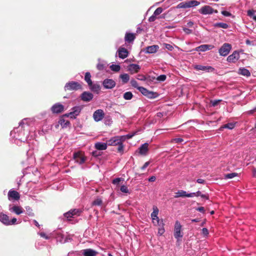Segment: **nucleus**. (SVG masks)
Listing matches in <instances>:
<instances>
[{"instance_id": "42", "label": "nucleus", "mask_w": 256, "mask_h": 256, "mask_svg": "<svg viewBox=\"0 0 256 256\" xmlns=\"http://www.w3.org/2000/svg\"><path fill=\"white\" fill-rule=\"evenodd\" d=\"M160 226V228H158V234L159 236H162L164 234V232H165V230L164 228V224H162V226Z\"/></svg>"}, {"instance_id": "58", "label": "nucleus", "mask_w": 256, "mask_h": 256, "mask_svg": "<svg viewBox=\"0 0 256 256\" xmlns=\"http://www.w3.org/2000/svg\"><path fill=\"white\" fill-rule=\"evenodd\" d=\"M12 212L15 213L16 214H20L23 212V211L22 209H12Z\"/></svg>"}, {"instance_id": "16", "label": "nucleus", "mask_w": 256, "mask_h": 256, "mask_svg": "<svg viewBox=\"0 0 256 256\" xmlns=\"http://www.w3.org/2000/svg\"><path fill=\"white\" fill-rule=\"evenodd\" d=\"M80 209H70L68 212L64 214V216L68 218V220H70L71 218H72L74 216L78 215L79 213L80 212Z\"/></svg>"}, {"instance_id": "18", "label": "nucleus", "mask_w": 256, "mask_h": 256, "mask_svg": "<svg viewBox=\"0 0 256 256\" xmlns=\"http://www.w3.org/2000/svg\"><path fill=\"white\" fill-rule=\"evenodd\" d=\"M159 46L158 45H152L151 46H147L144 52L146 54H154L156 53L158 50Z\"/></svg>"}, {"instance_id": "13", "label": "nucleus", "mask_w": 256, "mask_h": 256, "mask_svg": "<svg viewBox=\"0 0 256 256\" xmlns=\"http://www.w3.org/2000/svg\"><path fill=\"white\" fill-rule=\"evenodd\" d=\"M213 8L210 6H204L198 10V12L203 15L211 14H213Z\"/></svg>"}, {"instance_id": "44", "label": "nucleus", "mask_w": 256, "mask_h": 256, "mask_svg": "<svg viewBox=\"0 0 256 256\" xmlns=\"http://www.w3.org/2000/svg\"><path fill=\"white\" fill-rule=\"evenodd\" d=\"M163 11V9L161 7H159L158 8H157L155 10L154 12V16H158L159 14H160Z\"/></svg>"}, {"instance_id": "2", "label": "nucleus", "mask_w": 256, "mask_h": 256, "mask_svg": "<svg viewBox=\"0 0 256 256\" xmlns=\"http://www.w3.org/2000/svg\"><path fill=\"white\" fill-rule=\"evenodd\" d=\"M106 143L108 146H118V151L119 152L123 153L124 145L120 144L118 138L117 136H114L106 141Z\"/></svg>"}, {"instance_id": "10", "label": "nucleus", "mask_w": 256, "mask_h": 256, "mask_svg": "<svg viewBox=\"0 0 256 256\" xmlns=\"http://www.w3.org/2000/svg\"><path fill=\"white\" fill-rule=\"evenodd\" d=\"M82 106H74L71 108L70 114H72V119H76V117L80 114Z\"/></svg>"}, {"instance_id": "8", "label": "nucleus", "mask_w": 256, "mask_h": 256, "mask_svg": "<svg viewBox=\"0 0 256 256\" xmlns=\"http://www.w3.org/2000/svg\"><path fill=\"white\" fill-rule=\"evenodd\" d=\"M51 111L53 114H58L64 111V106L60 102L54 104L51 107Z\"/></svg>"}, {"instance_id": "47", "label": "nucleus", "mask_w": 256, "mask_h": 256, "mask_svg": "<svg viewBox=\"0 0 256 256\" xmlns=\"http://www.w3.org/2000/svg\"><path fill=\"white\" fill-rule=\"evenodd\" d=\"M166 76L165 74H161L156 78L157 80L160 82H164L166 80Z\"/></svg>"}, {"instance_id": "27", "label": "nucleus", "mask_w": 256, "mask_h": 256, "mask_svg": "<svg viewBox=\"0 0 256 256\" xmlns=\"http://www.w3.org/2000/svg\"><path fill=\"white\" fill-rule=\"evenodd\" d=\"M188 193L183 190H178L177 192H175L174 198H178L180 197L182 198H186L187 197Z\"/></svg>"}, {"instance_id": "50", "label": "nucleus", "mask_w": 256, "mask_h": 256, "mask_svg": "<svg viewBox=\"0 0 256 256\" xmlns=\"http://www.w3.org/2000/svg\"><path fill=\"white\" fill-rule=\"evenodd\" d=\"M222 101L221 100H212L210 101V104H212V106H216L219 102Z\"/></svg>"}, {"instance_id": "43", "label": "nucleus", "mask_w": 256, "mask_h": 256, "mask_svg": "<svg viewBox=\"0 0 256 256\" xmlns=\"http://www.w3.org/2000/svg\"><path fill=\"white\" fill-rule=\"evenodd\" d=\"M138 90L144 96H146L148 92V91L146 88L140 86V88H138Z\"/></svg>"}, {"instance_id": "23", "label": "nucleus", "mask_w": 256, "mask_h": 256, "mask_svg": "<svg viewBox=\"0 0 256 256\" xmlns=\"http://www.w3.org/2000/svg\"><path fill=\"white\" fill-rule=\"evenodd\" d=\"M136 38L135 34L134 33L126 32L124 40L128 42H132Z\"/></svg>"}, {"instance_id": "31", "label": "nucleus", "mask_w": 256, "mask_h": 256, "mask_svg": "<svg viewBox=\"0 0 256 256\" xmlns=\"http://www.w3.org/2000/svg\"><path fill=\"white\" fill-rule=\"evenodd\" d=\"M104 122L106 125L110 126L112 123V117L110 116H104Z\"/></svg>"}, {"instance_id": "51", "label": "nucleus", "mask_w": 256, "mask_h": 256, "mask_svg": "<svg viewBox=\"0 0 256 256\" xmlns=\"http://www.w3.org/2000/svg\"><path fill=\"white\" fill-rule=\"evenodd\" d=\"M164 48L168 50L172 51L174 50V47L172 45L168 44H164Z\"/></svg>"}, {"instance_id": "33", "label": "nucleus", "mask_w": 256, "mask_h": 256, "mask_svg": "<svg viewBox=\"0 0 256 256\" xmlns=\"http://www.w3.org/2000/svg\"><path fill=\"white\" fill-rule=\"evenodd\" d=\"M188 2V8H194L200 4V2L196 0H192Z\"/></svg>"}, {"instance_id": "20", "label": "nucleus", "mask_w": 256, "mask_h": 256, "mask_svg": "<svg viewBox=\"0 0 256 256\" xmlns=\"http://www.w3.org/2000/svg\"><path fill=\"white\" fill-rule=\"evenodd\" d=\"M82 252L84 256H96L98 254L96 251L91 248L83 250Z\"/></svg>"}, {"instance_id": "39", "label": "nucleus", "mask_w": 256, "mask_h": 256, "mask_svg": "<svg viewBox=\"0 0 256 256\" xmlns=\"http://www.w3.org/2000/svg\"><path fill=\"white\" fill-rule=\"evenodd\" d=\"M102 204V200L100 198H96L92 202V205L95 206H100Z\"/></svg>"}, {"instance_id": "61", "label": "nucleus", "mask_w": 256, "mask_h": 256, "mask_svg": "<svg viewBox=\"0 0 256 256\" xmlns=\"http://www.w3.org/2000/svg\"><path fill=\"white\" fill-rule=\"evenodd\" d=\"M254 10H248V12H247V14H248V16L251 17V18H252L254 15Z\"/></svg>"}, {"instance_id": "26", "label": "nucleus", "mask_w": 256, "mask_h": 256, "mask_svg": "<svg viewBox=\"0 0 256 256\" xmlns=\"http://www.w3.org/2000/svg\"><path fill=\"white\" fill-rule=\"evenodd\" d=\"M238 74L246 76H250V71L244 68H240L238 69Z\"/></svg>"}, {"instance_id": "25", "label": "nucleus", "mask_w": 256, "mask_h": 256, "mask_svg": "<svg viewBox=\"0 0 256 256\" xmlns=\"http://www.w3.org/2000/svg\"><path fill=\"white\" fill-rule=\"evenodd\" d=\"M88 86L92 91L96 93H98L100 90V86L98 82L94 84L92 82V84L90 86Z\"/></svg>"}, {"instance_id": "53", "label": "nucleus", "mask_w": 256, "mask_h": 256, "mask_svg": "<svg viewBox=\"0 0 256 256\" xmlns=\"http://www.w3.org/2000/svg\"><path fill=\"white\" fill-rule=\"evenodd\" d=\"M117 137L118 138V139L120 141V144H122V142L125 141L126 140H127V138L126 137V135L124 136H117Z\"/></svg>"}, {"instance_id": "54", "label": "nucleus", "mask_w": 256, "mask_h": 256, "mask_svg": "<svg viewBox=\"0 0 256 256\" xmlns=\"http://www.w3.org/2000/svg\"><path fill=\"white\" fill-rule=\"evenodd\" d=\"M184 141V140L182 138H175L172 139V142L176 143H182Z\"/></svg>"}, {"instance_id": "11", "label": "nucleus", "mask_w": 256, "mask_h": 256, "mask_svg": "<svg viewBox=\"0 0 256 256\" xmlns=\"http://www.w3.org/2000/svg\"><path fill=\"white\" fill-rule=\"evenodd\" d=\"M8 198L10 200H18L20 198L19 193L12 189L10 190L8 194Z\"/></svg>"}, {"instance_id": "52", "label": "nucleus", "mask_w": 256, "mask_h": 256, "mask_svg": "<svg viewBox=\"0 0 256 256\" xmlns=\"http://www.w3.org/2000/svg\"><path fill=\"white\" fill-rule=\"evenodd\" d=\"M152 220V222L154 223V224L160 226V220L159 219V218L158 217L157 218V219H156V218H153Z\"/></svg>"}, {"instance_id": "36", "label": "nucleus", "mask_w": 256, "mask_h": 256, "mask_svg": "<svg viewBox=\"0 0 256 256\" xmlns=\"http://www.w3.org/2000/svg\"><path fill=\"white\" fill-rule=\"evenodd\" d=\"M123 97L126 100H130L132 98L133 94L132 92H128L124 94Z\"/></svg>"}, {"instance_id": "22", "label": "nucleus", "mask_w": 256, "mask_h": 256, "mask_svg": "<svg viewBox=\"0 0 256 256\" xmlns=\"http://www.w3.org/2000/svg\"><path fill=\"white\" fill-rule=\"evenodd\" d=\"M107 145V143L98 142L95 144L94 147L98 150H103L106 149Z\"/></svg>"}, {"instance_id": "9", "label": "nucleus", "mask_w": 256, "mask_h": 256, "mask_svg": "<svg viewBox=\"0 0 256 256\" xmlns=\"http://www.w3.org/2000/svg\"><path fill=\"white\" fill-rule=\"evenodd\" d=\"M102 85L106 89H112L115 87L116 82L112 79L106 78L103 80Z\"/></svg>"}, {"instance_id": "45", "label": "nucleus", "mask_w": 256, "mask_h": 256, "mask_svg": "<svg viewBox=\"0 0 256 256\" xmlns=\"http://www.w3.org/2000/svg\"><path fill=\"white\" fill-rule=\"evenodd\" d=\"M158 209H154V212L151 214V216H152V220L153 219V218H156V219H157V218L158 217Z\"/></svg>"}, {"instance_id": "60", "label": "nucleus", "mask_w": 256, "mask_h": 256, "mask_svg": "<svg viewBox=\"0 0 256 256\" xmlns=\"http://www.w3.org/2000/svg\"><path fill=\"white\" fill-rule=\"evenodd\" d=\"M156 16H154V14H153L152 15L148 18V22H154L156 20Z\"/></svg>"}, {"instance_id": "56", "label": "nucleus", "mask_w": 256, "mask_h": 256, "mask_svg": "<svg viewBox=\"0 0 256 256\" xmlns=\"http://www.w3.org/2000/svg\"><path fill=\"white\" fill-rule=\"evenodd\" d=\"M101 155V153L100 152L98 151V150H94L92 152V156L94 157H98Z\"/></svg>"}, {"instance_id": "55", "label": "nucleus", "mask_w": 256, "mask_h": 256, "mask_svg": "<svg viewBox=\"0 0 256 256\" xmlns=\"http://www.w3.org/2000/svg\"><path fill=\"white\" fill-rule=\"evenodd\" d=\"M138 80H141V81H145L146 80V78L145 76L142 74H139L138 76L137 77Z\"/></svg>"}, {"instance_id": "21", "label": "nucleus", "mask_w": 256, "mask_h": 256, "mask_svg": "<svg viewBox=\"0 0 256 256\" xmlns=\"http://www.w3.org/2000/svg\"><path fill=\"white\" fill-rule=\"evenodd\" d=\"M128 70L131 73L137 72L139 71L140 68V66L138 64H132L128 66Z\"/></svg>"}, {"instance_id": "46", "label": "nucleus", "mask_w": 256, "mask_h": 256, "mask_svg": "<svg viewBox=\"0 0 256 256\" xmlns=\"http://www.w3.org/2000/svg\"><path fill=\"white\" fill-rule=\"evenodd\" d=\"M130 84L132 86L136 88L138 90V88H140V86H138V82L135 80H130Z\"/></svg>"}, {"instance_id": "19", "label": "nucleus", "mask_w": 256, "mask_h": 256, "mask_svg": "<svg viewBox=\"0 0 256 256\" xmlns=\"http://www.w3.org/2000/svg\"><path fill=\"white\" fill-rule=\"evenodd\" d=\"M118 57L122 59L126 58L128 54V50L124 48H120L118 50Z\"/></svg>"}, {"instance_id": "24", "label": "nucleus", "mask_w": 256, "mask_h": 256, "mask_svg": "<svg viewBox=\"0 0 256 256\" xmlns=\"http://www.w3.org/2000/svg\"><path fill=\"white\" fill-rule=\"evenodd\" d=\"M148 144L144 143L142 144L139 148V152L142 155H146L148 151Z\"/></svg>"}, {"instance_id": "38", "label": "nucleus", "mask_w": 256, "mask_h": 256, "mask_svg": "<svg viewBox=\"0 0 256 256\" xmlns=\"http://www.w3.org/2000/svg\"><path fill=\"white\" fill-rule=\"evenodd\" d=\"M110 68L112 71L118 72L120 70V66L119 64H112L110 66Z\"/></svg>"}, {"instance_id": "48", "label": "nucleus", "mask_w": 256, "mask_h": 256, "mask_svg": "<svg viewBox=\"0 0 256 256\" xmlns=\"http://www.w3.org/2000/svg\"><path fill=\"white\" fill-rule=\"evenodd\" d=\"M196 197L198 196H200L202 198H204V199H206L208 198V196H206V194H202L200 191H198L196 192Z\"/></svg>"}, {"instance_id": "35", "label": "nucleus", "mask_w": 256, "mask_h": 256, "mask_svg": "<svg viewBox=\"0 0 256 256\" xmlns=\"http://www.w3.org/2000/svg\"><path fill=\"white\" fill-rule=\"evenodd\" d=\"M176 8H188V2H182L178 4Z\"/></svg>"}, {"instance_id": "37", "label": "nucleus", "mask_w": 256, "mask_h": 256, "mask_svg": "<svg viewBox=\"0 0 256 256\" xmlns=\"http://www.w3.org/2000/svg\"><path fill=\"white\" fill-rule=\"evenodd\" d=\"M158 96V94L153 92L148 91L146 96L149 98H154Z\"/></svg>"}, {"instance_id": "63", "label": "nucleus", "mask_w": 256, "mask_h": 256, "mask_svg": "<svg viewBox=\"0 0 256 256\" xmlns=\"http://www.w3.org/2000/svg\"><path fill=\"white\" fill-rule=\"evenodd\" d=\"M136 134V132L130 133L128 134H126V137L127 139H130V138H132Z\"/></svg>"}, {"instance_id": "49", "label": "nucleus", "mask_w": 256, "mask_h": 256, "mask_svg": "<svg viewBox=\"0 0 256 256\" xmlns=\"http://www.w3.org/2000/svg\"><path fill=\"white\" fill-rule=\"evenodd\" d=\"M120 190L122 192L124 193L129 192L128 187L124 185H122L120 186Z\"/></svg>"}, {"instance_id": "64", "label": "nucleus", "mask_w": 256, "mask_h": 256, "mask_svg": "<svg viewBox=\"0 0 256 256\" xmlns=\"http://www.w3.org/2000/svg\"><path fill=\"white\" fill-rule=\"evenodd\" d=\"M120 180H121L120 178H116L114 180H113L112 184H118L120 182Z\"/></svg>"}, {"instance_id": "6", "label": "nucleus", "mask_w": 256, "mask_h": 256, "mask_svg": "<svg viewBox=\"0 0 256 256\" xmlns=\"http://www.w3.org/2000/svg\"><path fill=\"white\" fill-rule=\"evenodd\" d=\"M232 49V46L230 44L224 43L220 48L218 52L220 56H226L228 54Z\"/></svg>"}, {"instance_id": "40", "label": "nucleus", "mask_w": 256, "mask_h": 256, "mask_svg": "<svg viewBox=\"0 0 256 256\" xmlns=\"http://www.w3.org/2000/svg\"><path fill=\"white\" fill-rule=\"evenodd\" d=\"M238 175L237 173L232 172L230 174H228L225 175L224 178L226 179H231L236 176Z\"/></svg>"}, {"instance_id": "1", "label": "nucleus", "mask_w": 256, "mask_h": 256, "mask_svg": "<svg viewBox=\"0 0 256 256\" xmlns=\"http://www.w3.org/2000/svg\"><path fill=\"white\" fill-rule=\"evenodd\" d=\"M28 118L23 119L19 122L18 127L15 128L11 131L10 135L14 140V142L18 144L19 142H27L30 143L29 138L30 126L28 123Z\"/></svg>"}, {"instance_id": "4", "label": "nucleus", "mask_w": 256, "mask_h": 256, "mask_svg": "<svg viewBox=\"0 0 256 256\" xmlns=\"http://www.w3.org/2000/svg\"><path fill=\"white\" fill-rule=\"evenodd\" d=\"M0 221L5 225H12L16 224V219L12 218L11 220H10L9 217L6 214H0Z\"/></svg>"}, {"instance_id": "30", "label": "nucleus", "mask_w": 256, "mask_h": 256, "mask_svg": "<svg viewBox=\"0 0 256 256\" xmlns=\"http://www.w3.org/2000/svg\"><path fill=\"white\" fill-rule=\"evenodd\" d=\"M214 28H220L224 29H226L229 28L228 24L224 22H216L214 24Z\"/></svg>"}, {"instance_id": "62", "label": "nucleus", "mask_w": 256, "mask_h": 256, "mask_svg": "<svg viewBox=\"0 0 256 256\" xmlns=\"http://www.w3.org/2000/svg\"><path fill=\"white\" fill-rule=\"evenodd\" d=\"M40 235L41 237H42L44 238L46 240H48L50 238V236H47L45 233L44 232H40Z\"/></svg>"}, {"instance_id": "28", "label": "nucleus", "mask_w": 256, "mask_h": 256, "mask_svg": "<svg viewBox=\"0 0 256 256\" xmlns=\"http://www.w3.org/2000/svg\"><path fill=\"white\" fill-rule=\"evenodd\" d=\"M58 123L62 128H66L70 125V122L64 118H60L58 120Z\"/></svg>"}, {"instance_id": "32", "label": "nucleus", "mask_w": 256, "mask_h": 256, "mask_svg": "<svg viewBox=\"0 0 256 256\" xmlns=\"http://www.w3.org/2000/svg\"><path fill=\"white\" fill-rule=\"evenodd\" d=\"M84 80L87 82L88 86H90L92 84V80H91V74L90 72H86L84 76Z\"/></svg>"}, {"instance_id": "59", "label": "nucleus", "mask_w": 256, "mask_h": 256, "mask_svg": "<svg viewBox=\"0 0 256 256\" xmlns=\"http://www.w3.org/2000/svg\"><path fill=\"white\" fill-rule=\"evenodd\" d=\"M221 14L225 16H232V14L230 12L226 10L222 11Z\"/></svg>"}, {"instance_id": "5", "label": "nucleus", "mask_w": 256, "mask_h": 256, "mask_svg": "<svg viewBox=\"0 0 256 256\" xmlns=\"http://www.w3.org/2000/svg\"><path fill=\"white\" fill-rule=\"evenodd\" d=\"M182 225L178 221H176L174 228V238L178 240L180 238L183 236V233L182 232Z\"/></svg>"}, {"instance_id": "12", "label": "nucleus", "mask_w": 256, "mask_h": 256, "mask_svg": "<svg viewBox=\"0 0 256 256\" xmlns=\"http://www.w3.org/2000/svg\"><path fill=\"white\" fill-rule=\"evenodd\" d=\"M73 158L75 162L80 164H83L86 160V157L82 156L80 152H74L73 154Z\"/></svg>"}, {"instance_id": "34", "label": "nucleus", "mask_w": 256, "mask_h": 256, "mask_svg": "<svg viewBox=\"0 0 256 256\" xmlns=\"http://www.w3.org/2000/svg\"><path fill=\"white\" fill-rule=\"evenodd\" d=\"M120 78L122 79L123 83L128 82L130 80V76L127 74H124L120 75Z\"/></svg>"}, {"instance_id": "41", "label": "nucleus", "mask_w": 256, "mask_h": 256, "mask_svg": "<svg viewBox=\"0 0 256 256\" xmlns=\"http://www.w3.org/2000/svg\"><path fill=\"white\" fill-rule=\"evenodd\" d=\"M235 126V124L230 122L226 124H224L223 126L224 128H228L229 130H232L233 129Z\"/></svg>"}, {"instance_id": "29", "label": "nucleus", "mask_w": 256, "mask_h": 256, "mask_svg": "<svg viewBox=\"0 0 256 256\" xmlns=\"http://www.w3.org/2000/svg\"><path fill=\"white\" fill-rule=\"evenodd\" d=\"M200 52H206L208 50H210L214 48V46L212 44H202L200 46Z\"/></svg>"}, {"instance_id": "3", "label": "nucleus", "mask_w": 256, "mask_h": 256, "mask_svg": "<svg viewBox=\"0 0 256 256\" xmlns=\"http://www.w3.org/2000/svg\"><path fill=\"white\" fill-rule=\"evenodd\" d=\"M64 88L65 90H76L82 89V86L78 82L72 81L67 82Z\"/></svg>"}, {"instance_id": "17", "label": "nucleus", "mask_w": 256, "mask_h": 256, "mask_svg": "<svg viewBox=\"0 0 256 256\" xmlns=\"http://www.w3.org/2000/svg\"><path fill=\"white\" fill-rule=\"evenodd\" d=\"M194 68L195 70H202V71H206V72H212L214 70V68H212L211 66H204L202 65H194Z\"/></svg>"}, {"instance_id": "15", "label": "nucleus", "mask_w": 256, "mask_h": 256, "mask_svg": "<svg viewBox=\"0 0 256 256\" xmlns=\"http://www.w3.org/2000/svg\"><path fill=\"white\" fill-rule=\"evenodd\" d=\"M240 58V54L237 51H234L232 54L227 58V61L229 62L234 63Z\"/></svg>"}, {"instance_id": "57", "label": "nucleus", "mask_w": 256, "mask_h": 256, "mask_svg": "<svg viewBox=\"0 0 256 256\" xmlns=\"http://www.w3.org/2000/svg\"><path fill=\"white\" fill-rule=\"evenodd\" d=\"M182 30H183L184 31V32L187 34H192V30H190V28H182Z\"/></svg>"}, {"instance_id": "7", "label": "nucleus", "mask_w": 256, "mask_h": 256, "mask_svg": "<svg viewBox=\"0 0 256 256\" xmlns=\"http://www.w3.org/2000/svg\"><path fill=\"white\" fill-rule=\"evenodd\" d=\"M104 110L102 109H98L94 112L92 117L95 122H98L104 118Z\"/></svg>"}, {"instance_id": "14", "label": "nucleus", "mask_w": 256, "mask_h": 256, "mask_svg": "<svg viewBox=\"0 0 256 256\" xmlns=\"http://www.w3.org/2000/svg\"><path fill=\"white\" fill-rule=\"evenodd\" d=\"M93 98V94L90 92H84L80 95L81 100L86 102H90Z\"/></svg>"}]
</instances>
